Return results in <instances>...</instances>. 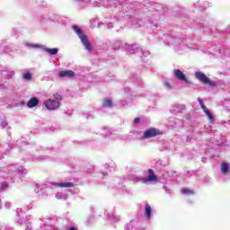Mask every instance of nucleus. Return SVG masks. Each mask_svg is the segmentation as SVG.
Segmentation results:
<instances>
[{"instance_id":"obj_9","label":"nucleus","mask_w":230,"mask_h":230,"mask_svg":"<svg viewBox=\"0 0 230 230\" xmlns=\"http://www.w3.org/2000/svg\"><path fill=\"white\" fill-rule=\"evenodd\" d=\"M52 186H58V188H73L75 184L73 182H62V183H51Z\"/></svg>"},{"instance_id":"obj_19","label":"nucleus","mask_w":230,"mask_h":230,"mask_svg":"<svg viewBox=\"0 0 230 230\" xmlns=\"http://www.w3.org/2000/svg\"><path fill=\"white\" fill-rule=\"evenodd\" d=\"M205 114H207L208 119H213V115H211V111H209V110H206Z\"/></svg>"},{"instance_id":"obj_28","label":"nucleus","mask_w":230,"mask_h":230,"mask_svg":"<svg viewBox=\"0 0 230 230\" xmlns=\"http://www.w3.org/2000/svg\"><path fill=\"white\" fill-rule=\"evenodd\" d=\"M147 55H150V52H146V53L144 54V57H147Z\"/></svg>"},{"instance_id":"obj_33","label":"nucleus","mask_w":230,"mask_h":230,"mask_svg":"<svg viewBox=\"0 0 230 230\" xmlns=\"http://www.w3.org/2000/svg\"><path fill=\"white\" fill-rule=\"evenodd\" d=\"M115 49H119V47H118V48H115Z\"/></svg>"},{"instance_id":"obj_32","label":"nucleus","mask_w":230,"mask_h":230,"mask_svg":"<svg viewBox=\"0 0 230 230\" xmlns=\"http://www.w3.org/2000/svg\"><path fill=\"white\" fill-rule=\"evenodd\" d=\"M117 44L119 46V44H121V43L119 41V42H117Z\"/></svg>"},{"instance_id":"obj_30","label":"nucleus","mask_w":230,"mask_h":230,"mask_svg":"<svg viewBox=\"0 0 230 230\" xmlns=\"http://www.w3.org/2000/svg\"><path fill=\"white\" fill-rule=\"evenodd\" d=\"M68 230H76L75 227H70Z\"/></svg>"},{"instance_id":"obj_23","label":"nucleus","mask_w":230,"mask_h":230,"mask_svg":"<svg viewBox=\"0 0 230 230\" xmlns=\"http://www.w3.org/2000/svg\"><path fill=\"white\" fill-rule=\"evenodd\" d=\"M198 102L200 106L204 105V102H202V99H200V97L198 98Z\"/></svg>"},{"instance_id":"obj_3","label":"nucleus","mask_w":230,"mask_h":230,"mask_svg":"<svg viewBox=\"0 0 230 230\" xmlns=\"http://www.w3.org/2000/svg\"><path fill=\"white\" fill-rule=\"evenodd\" d=\"M44 105L49 111H57L60 107V102L54 99H49L44 102Z\"/></svg>"},{"instance_id":"obj_2","label":"nucleus","mask_w":230,"mask_h":230,"mask_svg":"<svg viewBox=\"0 0 230 230\" xmlns=\"http://www.w3.org/2000/svg\"><path fill=\"white\" fill-rule=\"evenodd\" d=\"M73 30L75 31V33L78 35L82 44L84 46L85 49L87 51L93 50V46L91 45V42H89V40H87V37H85V34L82 31V29L80 27L74 25Z\"/></svg>"},{"instance_id":"obj_13","label":"nucleus","mask_w":230,"mask_h":230,"mask_svg":"<svg viewBox=\"0 0 230 230\" xmlns=\"http://www.w3.org/2000/svg\"><path fill=\"white\" fill-rule=\"evenodd\" d=\"M22 78H23V80L30 82V80H31V78H32V75H31V73H25L22 75Z\"/></svg>"},{"instance_id":"obj_6","label":"nucleus","mask_w":230,"mask_h":230,"mask_svg":"<svg viewBox=\"0 0 230 230\" xmlns=\"http://www.w3.org/2000/svg\"><path fill=\"white\" fill-rule=\"evenodd\" d=\"M58 76L60 78H73V76H75V72L72 70L60 71Z\"/></svg>"},{"instance_id":"obj_14","label":"nucleus","mask_w":230,"mask_h":230,"mask_svg":"<svg viewBox=\"0 0 230 230\" xmlns=\"http://www.w3.org/2000/svg\"><path fill=\"white\" fill-rule=\"evenodd\" d=\"M137 51H139V49H137V50H136L135 46H130L128 48V53H130L131 55H134V53H137Z\"/></svg>"},{"instance_id":"obj_5","label":"nucleus","mask_w":230,"mask_h":230,"mask_svg":"<svg viewBox=\"0 0 230 230\" xmlns=\"http://www.w3.org/2000/svg\"><path fill=\"white\" fill-rule=\"evenodd\" d=\"M196 77L199 79V81H201L202 84L213 85V82H211V80H209V78L201 72H196Z\"/></svg>"},{"instance_id":"obj_7","label":"nucleus","mask_w":230,"mask_h":230,"mask_svg":"<svg viewBox=\"0 0 230 230\" xmlns=\"http://www.w3.org/2000/svg\"><path fill=\"white\" fill-rule=\"evenodd\" d=\"M174 76H176L178 80H181V82H188V79H186V75H184L182 72L179 69L174 70Z\"/></svg>"},{"instance_id":"obj_25","label":"nucleus","mask_w":230,"mask_h":230,"mask_svg":"<svg viewBox=\"0 0 230 230\" xmlns=\"http://www.w3.org/2000/svg\"><path fill=\"white\" fill-rule=\"evenodd\" d=\"M139 121H141V119L139 118H136L134 123H139Z\"/></svg>"},{"instance_id":"obj_31","label":"nucleus","mask_w":230,"mask_h":230,"mask_svg":"<svg viewBox=\"0 0 230 230\" xmlns=\"http://www.w3.org/2000/svg\"><path fill=\"white\" fill-rule=\"evenodd\" d=\"M127 227H130V224L127 225Z\"/></svg>"},{"instance_id":"obj_22","label":"nucleus","mask_w":230,"mask_h":230,"mask_svg":"<svg viewBox=\"0 0 230 230\" xmlns=\"http://www.w3.org/2000/svg\"><path fill=\"white\" fill-rule=\"evenodd\" d=\"M164 85L166 87V89H172V85L168 82L164 83Z\"/></svg>"},{"instance_id":"obj_10","label":"nucleus","mask_w":230,"mask_h":230,"mask_svg":"<svg viewBox=\"0 0 230 230\" xmlns=\"http://www.w3.org/2000/svg\"><path fill=\"white\" fill-rule=\"evenodd\" d=\"M145 215L146 218H150V217H152V207H150L148 203L146 204Z\"/></svg>"},{"instance_id":"obj_18","label":"nucleus","mask_w":230,"mask_h":230,"mask_svg":"<svg viewBox=\"0 0 230 230\" xmlns=\"http://www.w3.org/2000/svg\"><path fill=\"white\" fill-rule=\"evenodd\" d=\"M56 199H58V200H60L62 199H66V195L62 194V192H58L56 194Z\"/></svg>"},{"instance_id":"obj_24","label":"nucleus","mask_w":230,"mask_h":230,"mask_svg":"<svg viewBox=\"0 0 230 230\" xmlns=\"http://www.w3.org/2000/svg\"><path fill=\"white\" fill-rule=\"evenodd\" d=\"M200 107L204 112L208 111V108L204 104H202Z\"/></svg>"},{"instance_id":"obj_15","label":"nucleus","mask_w":230,"mask_h":230,"mask_svg":"<svg viewBox=\"0 0 230 230\" xmlns=\"http://www.w3.org/2000/svg\"><path fill=\"white\" fill-rule=\"evenodd\" d=\"M103 107H112V101L110 99H107L103 102Z\"/></svg>"},{"instance_id":"obj_16","label":"nucleus","mask_w":230,"mask_h":230,"mask_svg":"<svg viewBox=\"0 0 230 230\" xmlns=\"http://www.w3.org/2000/svg\"><path fill=\"white\" fill-rule=\"evenodd\" d=\"M181 193H182L183 195H192L193 190H188V189H182V190H181Z\"/></svg>"},{"instance_id":"obj_26","label":"nucleus","mask_w":230,"mask_h":230,"mask_svg":"<svg viewBox=\"0 0 230 230\" xmlns=\"http://www.w3.org/2000/svg\"><path fill=\"white\" fill-rule=\"evenodd\" d=\"M31 48H40V45H31Z\"/></svg>"},{"instance_id":"obj_8","label":"nucleus","mask_w":230,"mask_h":230,"mask_svg":"<svg viewBox=\"0 0 230 230\" xmlns=\"http://www.w3.org/2000/svg\"><path fill=\"white\" fill-rule=\"evenodd\" d=\"M37 105H39V99H37V97L31 98L27 103V107H29V109H33V107H37Z\"/></svg>"},{"instance_id":"obj_1","label":"nucleus","mask_w":230,"mask_h":230,"mask_svg":"<svg viewBox=\"0 0 230 230\" xmlns=\"http://www.w3.org/2000/svg\"><path fill=\"white\" fill-rule=\"evenodd\" d=\"M149 175L147 177L137 176L132 178L133 182H142V184H148L149 182H156L157 176L154 174V171L150 169L148 171Z\"/></svg>"},{"instance_id":"obj_35","label":"nucleus","mask_w":230,"mask_h":230,"mask_svg":"<svg viewBox=\"0 0 230 230\" xmlns=\"http://www.w3.org/2000/svg\"><path fill=\"white\" fill-rule=\"evenodd\" d=\"M0 208H1V199H0Z\"/></svg>"},{"instance_id":"obj_11","label":"nucleus","mask_w":230,"mask_h":230,"mask_svg":"<svg viewBox=\"0 0 230 230\" xmlns=\"http://www.w3.org/2000/svg\"><path fill=\"white\" fill-rule=\"evenodd\" d=\"M221 172L222 173H224V175H226V173H227V172H229V164L227 163H224L221 164Z\"/></svg>"},{"instance_id":"obj_21","label":"nucleus","mask_w":230,"mask_h":230,"mask_svg":"<svg viewBox=\"0 0 230 230\" xmlns=\"http://www.w3.org/2000/svg\"><path fill=\"white\" fill-rule=\"evenodd\" d=\"M19 172L20 173H28V171H26V169H24V167H21L20 169H19Z\"/></svg>"},{"instance_id":"obj_29","label":"nucleus","mask_w":230,"mask_h":230,"mask_svg":"<svg viewBox=\"0 0 230 230\" xmlns=\"http://www.w3.org/2000/svg\"><path fill=\"white\" fill-rule=\"evenodd\" d=\"M108 28H112V23H110L109 25H108Z\"/></svg>"},{"instance_id":"obj_17","label":"nucleus","mask_w":230,"mask_h":230,"mask_svg":"<svg viewBox=\"0 0 230 230\" xmlns=\"http://www.w3.org/2000/svg\"><path fill=\"white\" fill-rule=\"evenodd\" d=\"M5 127H8V123H6V120H0V128H5Z\"/></svg>"},{"instance_id":"obj_27","label":"nucleus","mask_w":230,"mask_h":230,"mask_svg":"<svg viewBox=\"0 0 230 230\" xmlns=\"http://www.w3.org/2000/svg\"><path fill=\"white\" fill-rule=\"evenodd\" d=\"M11 206H12V204H11V203H7V204H5V208H9Z\"/></svg>"},{"instance_id":"obj_4","label":"nucleus","mask_w":230,"mask_h":230,"mask_svg":"<svg viewBox=\"0 0 230 230\" xmlns=\"http://www.w3.org/2000/svg\"><path fill=\"white\" fill-rule=\"evenodd\" d=\"M161 135V131L156 128H149L144 133L145 139H149V137H155V136Z\"/></svg>"},{"instance_id":"obj_20","label":"nucleus","mask_w":230,"mask_h":230,"mask_svg":"<svg viewBox=\"0 0 230 230\" xmlns=\"http://www.w3.org/2000/svg\"><path fill=\"white\" fill-rule=\"evenodd\" d=\"M54 97L56 99V102H60L62 100V95L58 93L54 94Z\"/></svg>"},{"instance_id":"obj_34","label":"nucleus","mask_w":230,"mask_h":230,"mask_svg":"<svg viewBox=\"0 0 230 230\" xmlns=\"http://www.w3.org/2000/svg\"><path fill=\"white\" fill-rule=\"evenodd\" d=\"M164 190H166V186H164Z\"/></svg>"},{"instance_id":"obj_12","label":"nucleus","mask_w":230,"mask_h":230,"mask_svg":"<svg viewBox=\"0 0 230 230\" xmlns=\"http://www.w3.org/2000/svg\"><path fill=\"white\" fill-rule=\"evenodd\" d=\"M45 51H47V53H49V55H57V53H58V49L45 48Z\"/></svg>"}]
</instances>
